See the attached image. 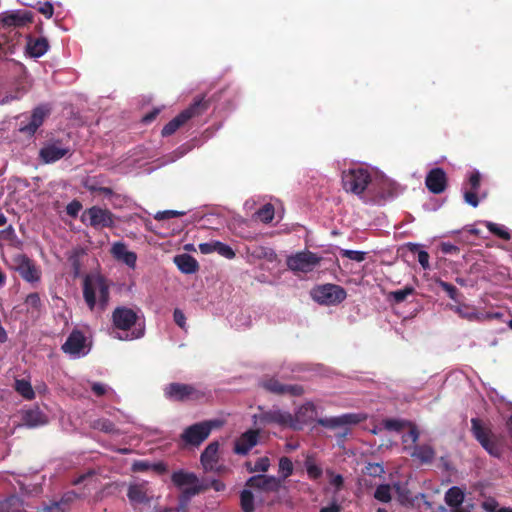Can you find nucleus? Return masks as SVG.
<instances>
[{"instance_id":"a211bd4d","label":"nucleus","mask_w":512,"mask_h":512,"mask_svg":"<svg viewBox=\"0 0 512 512\" xmlns=\"http://www.w3.org/2000/svg\"><path fill=\"white\" fill-rule=\"evenodd\" d=\"M127 497L133 505L149 504L153 498L152 491L147 482L131 484L128 487Z\"/></svg>"},{"instance_id":"603ef678","label":"nucleus","mask_w":512,"mask_h":512,"mask_svg":"<svg viewBox=\"0 0 512 512\" xmlns=\"http://www.w3.org/2000/svg\"><path fill=\"white\" fill-rule=\"evenodd\" d=\"M384 472V467L379 463H368L365 467V473L371 477H381Z\"/></svg>"},{"instance_id":"37998d69","label":"nucleus","mask_w":512,"mask_h":512,"mask_svg":"<svg viewBox=\"0 0 512 512\" xmlns=\"http://www.w3.org/2000/svg\"><path fill=\"white\" fill-rule=\"evenodd\" d=\"M293 463L290 458L283 456L279 460V473L281 474V481L285 480L293 474Z\"/></svg>"},{"instance_id":"dca6fc26","label":"nucleus","mask_w":512,"mask_h":512,"mask_svg":"<svg viewBox=\"0 0 512 512\" xmlns=\"http://www.w3.org/2000/svg\"><path fill=\"white\" fill-rule=\"evenodd\" d=\"M245 485L264 492H278L282 483L281 479L275 476L259 474L248 478Z\"/></svg>"},{"instance_id":"b1692460","label":"nucleus","mask_w":512,"mask_h":512,"mask_svg":"<svg viewBox=\"0 0 512 512\" xmlns=\"http://www.w3.org/2000/svg\"><path fill=\"white\" fill-rule=\"evenodd\" d=\"M18 272L20 276L26 280L27 282H36L40 279V273L38 269L36 268L35 264L31 259H29L27 256L23 255L21 257L19 266H18Z\"/></svg>"},{"instance_id":"aec40b11","label":"nucleus","mask_w":512,"mask_h":512,"mask_svg":"<svg viewBox=\"0 0 512 512\" xmlns=\"http://www.w3.org/2000/svg\"><path fill=\"white\" fill-rule=\"evenodd\" d=\"M259 431L248 430L244 432L234 445V452L238 455H246L258 443Z\"/></svg>"},{"instance_id":"f3484780","label":"nucleus","mask_w":512,"mask_h":512,"mask_svg":"<svg viewBox=\"0 0 512 512\" xmlns=\"http://www.w3.org/2000/svg\"><path fill=\"white\" fill-rule=\"evenodd\" d=\"M447 184L446 172L440 167L431 169L426 175L425 185L433 194L443 193L447 188Z\"/></svg>"},{"instance_id":"13d9d810","label":"nucleus","mask_w":512,"mask_h":512,"mask_svg":"<svg viewBox=\"0 0 512 512\" xmlns=\"http://www.w3.org/2000/svg\"><path fill=\"white\" fill-rule=\"evenodd\" d=\"M127 251V247L123 242H116L111 248L112 255L118 260H121Z\"/></svg>"},{"instance_id":"5fc2aeb1","label":"nucleus","mask_w":512,"mask_h":512,"mask_svg":"<svg viewBox=\"0 0 512 512\" xmlns=\"http://www.w3.org/2000/svg\"><path fill=\"white\" fill-rule=\"evenodd\" d=\"M186 212L184 211H177V210H165V211H159L156 213L154 218L158 221L166 220L174 217H180L185 215Z\"/></svg>"},{"instance_id":"f03ea898","label":"nucleus","mask_w":512,"mask_h":512,"mask_svg":"<svg viewBox=\"0 0 512 512\" xmlns=\"http://www.w3.org/2000/svg\"><path fill=\"white\" fill-rule=\"evenodd\" d=\"M97 294L99 295L98 307L101 311H104L110 299L109 285L102 276L87 275L83 280V298L91 311L97 305Z\"/></svg>"},{"instance_id":"49530a36","label":"nucleus","mask_w":512,"mask_h":512,"mask_svg":"<svg viewBox=\"0 0 512 512\" xmlns=\"http://www.w3.org/2000/svg\"><path fill=\"white\" fill-rule=\"evenodd\" d=\"M410 427V430L408 433L403 435L402 441L404 443V449H408L407 443L410 442L413 447L416 445L418 439H419V431L417 427L414 424L409 423L408 425Z\"/></svg>"},{"instance_id":"f257e3e1","label":"nucleus","mask_w":512,"mask_h":512,"mask_svg":"<svg viewBox=\"0 0 512 512\" xmlns=\"http://www.w3.org/2000/svg\"><path fill=\"white\" fill-rule=\"evenodd\" d=\"M229 90V87H225L215 93L211 98L206 99L205 95L197 96L194 101L181 111L176 117L170 120L162 129L161 135L163 137L174 134L180 127H182L188 120L202 115L208 110L212 101H219L222 95Z\"/></svg>"},{"instance_id":"ddd939ff","label":"nucleus","mask_w":512,"mask_h":512,"mask_svg":"<svg viewBox=\"0 0 512 512\" xmlns=\"http://www.w3.org/2000/svg\"><path fill=\"white\" fill-rule=\"evenodd\" d=\"M9 70L11 72V85L15 89L16 97L27 93L32 86V80L26 68L20 63L12 62Z\"/></svg>"},{"instance_id":"2f4dec72","label":"nucleus","mask_w":512,"mask_h":512,"mask_svg":"<svg viewBox=\"0 0 512 512\" xmlns=\"http://www.w3.org/2000/svg\"><path fill=\"white\" fill-rule=\"evenodd\" d=\"M393 488L397 494V499L399 503L403 506H413L414 505V497L412 496L411 491L408 489L406 485H402L400 483H395Z\"/></svg>"},{"instance_id":"7c9ffc66","label":"nucleus","mask_w":512,"mask_h":512,"mask_svg":"<svg viewBox=\"0 0 512 512\" xmlns=\"http://www.w3.org/2000/svg\"><path fill=\"white\" fill-rule=\"evenodd\" d=\"M465 498L464 492L457 486H453L445 493V502L448 506L460 507Z\"/></svg>"},{"instance_id":"cd10ccee","label":"nucleus","mask_w":512,"mask_h":512,"mask_svg":"<svg viewBox=\"0 0 512 512\" xmlns=\"http://www.w3.org/2000/svg\"><path fill=\"white\" fill-rule=\"evenodd\" d=\"M410 455L422 464H429L434 460L436 453L432 446L423 444L415 445Z\"/></svg>"},{"instance_id":"5701e85b","label":"nucleus","mask_w":512,"mask_h":512,"mask_svg":"<svg viewBox=\"0 0 512 512\" xmlns=\"http://www.w3.org/2000/svg\"><path fill=\"white\" fill-rule=\"evenodd\" d=\"M48 114L49 109L45 108L44 106L36 107L30 116L29 122L26 125H23L20 128V131L33 135L43 124L44 119Z\"/></svg>"},{"instance_id":"9b49d317","label":"nucleus","mask_w":512,"mask_h":512,"mask_svg":"<svg viewBox=\"0 0 512 512\" xmlns=\"http://www.w3.org/2000/svg\"><path fill=\"white\" fill-rule=\"evenodd\" d=\"M471 431L475 439L481 444V446L493 456L499 455V449L495 441L491 439L493 436L490 429L485 428L482 421L478 418L471 419Z\"/></svg>"},{"instance_id":"c85d7f7f","label":"nucleus","mask_w":512,"mask_h":512,"mask_svg":"<svg viewBox=\"0 0 512 512\" xmlns=\"http://www.w3.org/2000/svg\"><path fill=\"white\" fill-rule=\"evenodd\" d=\"M316 415V407L312 402H307L299 407L297 410L294 419H295V428L298 429V423H308L314 419Z\"/></svg>"},{"instance_id":"8fccbe9b","label":"nucleus","mask_w":512,"mask_h":512,"mask_svg":"<svg viewBox=\"0 0 512 512\" xmlns=\"http://www.w3.org/2000/svg\"><path fill=\"white\" fill-rule=\"evenodd\" d=\"M0 240L7 241L10 245H14L18 241L13 226L9 225L8 227L0 231Z\"/></svg>"},{"instance_id":"69168bd1","label":"nucleus","mask_w":512,"mask_h":512,"mask_svg":"<svg viewBox=\"0 0 512 512\" xmlns=\"http://www.w3.org/2000/svg\"><path fill=\"white\" fill-rule=\"evenodd\" d=\"M151 469V463L147 461H135L132 465L134 472H146Z\"/></svg>"},{"instance_id":"de8ad7c7","label":"nucleus","mask_w":512,"mask_h":512,"mask_svg":"<svg viewBox=\"0 0 512 512\" xmlns=\"http://www.w3.org/2000/svg\"><path fill=\"white\" fill-rule=\"evenodd\" d=\"M366 252L363 251H356V250H348V249H341L340 255L342 258H347L349 260H353L356 262H363L366 259Z\"/></svg>"},{"instance_id":"6e6552de","label":"nucleus","mask_w":512,"mask_h":512,"mask_svg":"<svg viewBox=\"0 0 512 512\" xmlns=\"http://www.w3.org/2000/svg\"><path fill=\"white\" fill-rule=\"evenodd\" d=\"M365 419L366 416L360 413H346L335 417L319 418L317 419V424L328 429L340 428L341 432H339L337 436L344 438L350 432L348 426L356 425Z\"/></svg>"},{"instance_id":"680f3d73","label":"nucleus","mask_w":512,"mask_h":512,"mask_svg":"<svg viewBox=\"0 0 512 512\" xmlns=\"http://www.w3.org/2000/svg\"><path fill=\"white\" fill-rule=\"evenodd\" d=\"M464 199H465L466 203H468L469 205H471L473 207H477L479 204V199H478L476 190L465 191Z\"/></svg>"},{"instance_id":"4be33fe9","label":"nucleus","mask_w":512,"mask_h":512,"mask_svg":"<svg viewBox=\"0 0 512 512\" xmlns=\"http://www.w3.org/2000/svg\"><path fill=\"white\" fill-rule=\"evenodd\" d=\"M219 443L213 441L204 449L201 454L200 460L205 471H215L216 465L219 460L218 456Z\"/></svg>"},{"instance_id":"7ed1b4c3","label":"nucleus","mask_w":512,"mask_h":512,"mask_svg":"<svg viewBox=\"0 0 512 512\" xmlns=\"http://www.w3.org/2000/svg\"><path fill=\"white\" fill-rule=\"evenodd\" d=\"M2 26H0V59L4 58L8 54L13 53L14 40L13 37L8 35L12 31L7 29L11 27H22L27 23L32 22V14L28 11H15L2 16L0 20Z\"/></svg>"},{"instance_id":"e433bc0d","label":"nucleus","mask_w":512,"mask_h":512,"mask_svg":"<svg viewBox=\"0 0 512 512\" xmlns=\"http://www.w3.org/2000/svg\"><path fill=\"white\" fill-rule=\"evenodd\" d=\"M240 506H241V509L243 512H254L255 511L254 495L250 490L244 489L241 491Z\"/></svg>"},{"instance_id":"a18cd8bd","label":"nucleus","mask_w":512,"mask_h":512,"mask_svg":"<svg viewBox=\"0 0 512 512\" xmlns=\"http://www.w3.org/2000/svg\"><path fill=\"white\" fill-rule=\"evenodd\" d=\"M409 423L410 422L394 418H388L383 420V426L386 430L396 432L401 431L405 426L409 425Z\"/></svg>"},{"instance_id":"412c9836","label":"nucleus","mask_w":512,"mask_h":512,"mask_svg":"<svg viewBox=\"0 0 512 512\" xmlns=\"http://www.w3.org/2000/svg\"><path fill=\"white\" fill-rule=\"evenodd\" d=\"M69 153V149L62 147L59 142L48 144L39 151V157L43 163H54Z\"/></svg>"},{"instance_id":"c03bdc74","label":"nucleus","mask_w":512,"mask_h":512,"mask_svg":"<svg viewBox=\"0 0 512 512\" xmlns=\"http://www.w3.org/2000/svg\"><path fill=\"white\" fill-rule=\"evenodd\" d=\"M93 428L105 433H115L117 431L115 424L106 418L94 421Z\"/></svg>"},{"instance_id":"2eb2a0df","label":"nucleus","mask_w":512,"mask_h":512,"mask_svg":"<svg viewBox=\"0 0 512 512\" xmlns=\"http://www.w3.org/2000/svg\"><path fill=\"white\" fill-rule=\"evenodd\" d=\"M258 418L260 423L263 425L278 424L282 427L295 428L294 416L290 412L282 411L280 409L262 411Z\"/></svg>"},{"instance_id":"4468645a","label":"nucleus","mask_w":512,"mask_h":512,"mask_svg":"<svg viewBox=\"0 0 512 512\" xmlns=\"http://www.w3.org/2000/svg\"><path fill=\"white\" fill-rule=\"evenodd\" d=\"M137 320V313L125 306H118L112 312V323L118 330L129 331L136 324Z\"/></svg>"},{"instance_id":"6e6d98bb","label":"nucleus","mask_w":512,"mask_h":512,"mask_svg":"<svg viewBox=\"0 0 512 512\" xmlns=\"http://www.w3.org/2000/svg\"><path fill=\"white\" fill-rule=\"evenodd\" d=\"M270 467V460L268 457L259 458L253 468L249 469V472H267Z\"/></svg>"},{"instance_id":"0e129e2a","label":"nucleus","mask_w":512,"mask_h":512,"mask_svg":"<svg viewBox=\"0 0 512 512\" xmlns=\"http://www.w3.org/2000/svg\"><path fill=\"white\" fill-rule=\"evenodd\" d=\"M499 503L494 498H488L482 503V508L486 512H497Z\"/></svg>"},{"instance_id":"e2e57ef3","label":"nucleus","mask_w":512,"mask_h":512,"mask_svg":"<svg viewBox=\"0 0 512 512\" xmlns=\"http://www.w3.org/2000/svg\"><path fill=\"white\" fill-rule=\"evenodd\" d=\"M471 190H478L481 184V175L478 171H474L470 174L468 179Z\"/></svg>"},{"instance_id":"ea45409f","label":"nucleus","mask_w":512,"mask_h":512,"mask_svg":"<svg viewBox=\"0 0 512 512\" xmlns=\"http://www.w3.org/2000/svg\"><path fill=\"white\" fill-rule=\"evenodd\" d=\"M274 206L270 203L265 204L255 213L257 218L263 223H270L274 218Z\"/></svg>"},{"instance_id":"bf43d9fd","label":"nucleus","mask_w":512,"mask_h":512,"mask_svg":"<svg viewBox=\"0 0 512 512\" xmlns=\"http://www.w3.org/2000/svg\"><path fill=\"white\" fill-rule=\"evenodd\" d=\"M25 303L37 311H39L42 306L40 296L36 292L27 295Z\"/></svg>"},{"instance_id":"09e8293b","label":"nucleus","mask_w":512,"mask_h":512,"mask_svg":"<svg viewBox=\"0 0 512 512\" xmlns=\"http://www.w3.org/2000/svg\"><path fill=\"white\" fill-rule=\"evenodd\" d=\"M215 252H217L219 255L227 258V259H233L236 254L234 250L227 244L222 243L220 241H215Z\"/></svg>"},{"instance_id":"4c0bfd02","label":"nucleus","mask_w":512,"mask_h":512,"mask_svg":"<svg viewBox=\"0 0 512 512\" xmlns=\"http://www.w3.org/2000/svg\"><path fill=\"white\" fill-rule=\"evenodd\" d=\"M407 246L412 253H417L418 262L421 265V267L424 270L429 269L430 268V265H429L430 256H429L428 252H426L424 250H419L418 244L409 243Z\"/></svg>"},{"instance_id":"58836bf2","label":"nucleus","mask_w":512,"mask_h":512,"mask_svg":"<svg viewBox=\"0 0 512 512\" xmlns=\"http://www.w3.org/2000/svg\"><path fill=\"white\" fill-rule=\"evenodd\" d=\"M374 498L382 503H389L392 500L391 486L380 484L374 492Z\"/></svg>"},{"instance_id":"0eeeda50","label":"nucleus","mask_w":512,"mask_h":512,"mask_svg":"<svg viewBox=\"0 0 512 512\" xmlns=\"http://www.w3.org/2000/svg\"><path fill=\"white\" fill-rule=\"evenodd\" d=\"M311 296L321 305L334 306L342 303L346 297V290L336 284H323L312 289Z\"/></svg>"},{"instance_id":"423d86ee","label":"nucleus","mask_w":512,"mask_h":512,"mask_svg":"<svg viewBox=\"0 0 512 512\" xmlns=\"http://www.w3.org/2000/svg\"><path fill=\"white\" fill-rule=\"evenodd\" d=\"M171 481L178 488L186 487L183 491L187 498L198 495L209 489V485L200 482L197 475L193 472L178 470L171 475Z\"/></svg>"},{"instance_id":"f704fd0d","label":"nucleus","mask_w":512,"mask_h":512,"mask_svg":"<svg viewBox=\"0 0 512 512\" xmlns=\"http://www.w3.org/2000/svg\"><path fill=\"white\" fill-rule=\"evenodd\" d=\"M84 187L91 193L102 194L105 197H118L114 191L109 187L100 186L95 179H89L84 183Z\"/></svg>"},{"instance_id":"bb28decb","label":"nucleus","mask_w":512,"mask_h":512,"mask_svg":"<svg viewBox=\"0 0 512 512\" xmlns=\"http://www.w3.org/2000/svg\"><path fill=\"white\" fill-rule=\"evenodd\" d=\"M24 425L28 427H37L47 423V416L38 408L25 411L22 416Z\"/></svg>"},{"instance_id":"6ab92c4d","label":"nucleus","mask_w":512,"mask_h":512,"mask_svg":"<svg viewBox=\"0 0 512 512\" xmlns=\"http://www.w3.org/2000/svg\"><path fill=\"white\" fill-rule=\"evenodd\" d=\"M86 338L80 330H73L62 345L64 353L79 356L85 348Z\"/></svg>"},{"instance_id":"f8f14e48","label":"nucleus","mask_w":512,"mask_h":512,"mask_svg":"<svg viewBox=\"0 0 512 512\" xmlns=\"http://www.w3.org/2000/svg\"><path fill=\"white\" fill-rule=\"evenodd\" d=\"M212 427V421L199 422L187 427L181 437L186 444L198 446L209 437Z\"/></svg>"},{"instance_id":"c756f323","label":"nucleus","mask_w":512,"mask_h":512,"mask_svg":"<svg viewBox=\"0 0 512 512\" xmlns=\"http://www.w3.org/2000/svg\"><path fill=\"white\" fill-rule=\"evenodd\" d=\"M83 497L82 494H78L73 490L65 492L59 501H54L51 504V508L60 510L61 512L68 511L72 504L75 503L76 500L81 499Z\"/></svg>"},{"instance_id":"4d7b16f0","label":"nucleus","mask_w":512,"mask_h":512,"mask_svg":"<svg viewBox=\"0 0 512 512\" xmlns=\"http://www.w3.org/2000/svg\"><path fill=\"white\" fill-rule=\"evenodd\" d=\"M283 395L288 394L290 396H301L304 394V388L298 384H284Z\"/></svg>"},{"instance_id":"473e14b6","label":"nucleus","mask_w":512,"mask_h":512,"mask_svg":"<svg viewBox=\"0 0 512 512\" xmlns=\"http://www.w3.org/2000/svg\"><path fill=\"white\" fill-rule=\"evenodd\" d=\"M15 390L26 400H32L35 398V392L31 383L25 379H17L15 381Z\"/></svg>"},{"instance_id":"20e7f679","label":"nucleus","mask_w":512,"mask_h":512,"mask_svg":"<svg viewBox=\"0 0 512 512\" xmlns=\"http://www.w3.org/2000/svg\"><path fill=\"white\" fill-rule=\"evenodd\" d=\"M342 185L346 192L362 195L372 183V176L368 169L362 167L349 168L342 172Z\"/></svg>"},{"instance_id":"79ce46f5","label":"nucleus","mask_w":512,"mask_h":512,"mask_svg":"<svg viewBox=\"0 0 512 512\" xmlns=\"http://www.w3.org/2000/svg\"><path fill=\"white\" fill-rule=\"evenodd\" d=\"M262 387L273 394L283 395L284 384L275 378H269L263 381Z\"/></svg>"},{"instance_id":"a19ab883","label":"nucleus","mask_w":512,"mask_h":512,"mask_svg":"<svg viewBox=\"0 0 512 512\" xmlns=\"http://www.w3.org/2000/svg\"><path fill=\"white\" fill-rule=\"evenodd\" d=\"M485 226L487 227L489 232L496 235L497 237H499L503 240H506V241L511 239L510 233L505 229L504 226L490 222V221H485Z\"/></svg>"},{"instance_id":"864d4df0","label":"nucleus","mask_w":512,"mask_h":512,"mask_svg":"<svg viewBox=\"0 0 512 512\" xmlns=\"http://www.w3.org/2000/svg\"><path fill=\"white\" fill-rule=\"evenodd\" d=\"M306 471L310 479L317 480L322 476V468L313 462L306 461Z\"/></svg>"},{"instance_id":"338daca9","label":"nucleus","mask_w":512,"mask_h":512,"mask_svg":"<svg viewBox=\"0 0 512 512\" xmlns=\"http://www.w3.org/2000/svg\"><path fill=\"white\" fill-rule=\"evenodd\" d=\"M91 390L96 396L101 397L106 394L107 386L105 384L95 382L91 385Z\"/></svg>"},{"instance_id":"774afa93","label":"nucleus","mask_w":512,"mask_h":512,"mask_svg":"<svg viewBox=\"0 0 512 512\" xmlns=\"http://www.w3.org/2000/svg\"><path fill=\"white\" fill-rule=\"evenodd\" d=\"M38 11L46 18H51L54 13V8L50 2H45L42 6L39 7Z\"/></svg>"},{"instance_id":"1a4fd4ad","label":"nucleus","mask_w":512,"mask_h":512,"mask_svg":"<svg viewBox=\"0 0 512 512\" xmlns=\"http://www.w3.org/2000/svg\"><path fill=\"white\" fill-rule=\"evenodd\" d=\"M164 395L167 399L175 402L195 401L204 397V393L194 385L173 382L164 388Z\"/></svg>"},{"instance_id":"393cba45","label":"nucleus","mask_w":512,"mask_h":512,"mask_svg":"<svg viewBox=\"0 0 512 512\" xmlns=\"http://www.w3.org/2000/svg\"><path fill=\"white\" fill-rule=\"evenodd\" d=\"M49 48V43L46 38L39 37L33 38L29 37L26 45L27 53L34 58H39L43 56Z\"/></svg>"},{"instance_id":"3c124183","label":"nucleus","mask_w":512,"mask_h":512,"mask_svg":"<svg viewBox=\"0 0 512 512\" xmlns=\"http://www.w3.org/2000/svg\"><path fill=\"white\" fill-rule=\"evenodd\" d=\"M438 285L452 300L457 301L459 291L454 285L443 280H439Z\"/></svg>"},{"instance_id":"c9c22d12","label":"nucleus","mask_w":512,"mask_h":512,"mask_svg":"<svg viewBox=\"0 0 512 512\" xmlns=\"http://www.w3.org/2000/svg\"><path fill=\"white\" fill-rule=\"evenodd\" d=\"M451 309L461 318L467 319L469 321H473L479 318L475 309L466 304L451 306Z\"/></svg>"},{"instance_id":"052dcab7","label":"nucleus","mask_w":512,"mask_h":512,"mask_svg":"<svg viewBox=\"0 0 512 512\" xmlns=\"http://www.w3.org/2000/svg\"><path fill=\"white\" fill-rule=\"evenodd\" d=\"M81 209L82 204L77 200H73L67 205L66 212L69 216L76 217Z\"/></svg>"},{"instance_id":"a878e982","label":"nucleus","mask_w":512,"mask_h":512,"mask_svg":"<svg viewBox=\"0 0 512 512\" xmlns=\"http://www.w3.org/2000/svg\"><path fill=\"white\" fill-rule=\"evenodd\" d=\"M177 268L185 274L196 273L199 269L197 260L189 254H181L174 257Z\"/></svg>"},{"instance_id":"9d476101","label":"nucleus","mask_w":512,"mask_h":512,"mask_svg":"<svg viewBox=\"0 0 512 512\" xmlns=\"http://www.w3.org/2000/svg\"><path fill=\"white\" fill-rule=\"evenodd\" d=\"M322 257L309 250L297 252L288 256L286 260L287 267L294 272L308 273L320 264Z\"/></svg>"},{"instance_id":"39448f33","label":"nucleus","mask_w":512,"mask_h":512,"mask_svg":"<svg viewBox=\"0 0 512 512\" xmlns=\"http://www.w3.org/2000/svg\"><path fill=\"white\" fill-rule=\"evenodd\" d=\"M116 216L107 208L92 206L83 211L81 221L96 230L115 227Z\"/></svg>"},{"instance_id":"72a5a7b5","label":"nucleus","mask_w":512,"mask_h":512,"mask_svg":"<svg viewBox=\"0 0 512 512\" xmlns=\"http://www.w3.org/2000/svg\"><path fill=\"white\" fill-rule=\"evenodd\" d=\"M414 293V287L406 286L403 289L389 292L387 295V300L392 301L395 304H400L404 302L408 296L413 295Z\"/></svg>"}]
</instances>
